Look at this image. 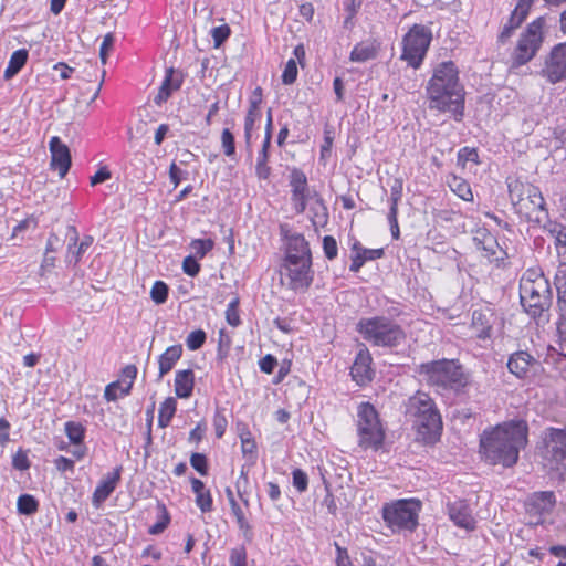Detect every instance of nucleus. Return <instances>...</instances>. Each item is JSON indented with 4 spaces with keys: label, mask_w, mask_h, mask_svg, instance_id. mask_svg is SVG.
Segmentation results:
<instances>
[{
    "label": "nucleus",
    "mask_w": 566,
    "mask_h": 566,
    "mask_svg": "<svg viewBox=\"0 0 566 566\" xmlns=\"http://www.w3.org/2000/svg\"><path fill=\"white\" fill-rule=\"evenodd\" d=\"M450 189L462 200L472 201L473 193L471 187L467 180L458 176H451L448 180Z\"/></svg>",
    "instance_id": "473e14b6"
},
{
    "label": "nucleus",
    "mask_w": 566,
    "mask_h": 566,
    "mask_svg": "<svg viewBox=\"0 0 566 566\" xmlns=\"http://www.w3.org/2000/svg\"><path fill=\"white\" fill-rule=\"evenodd\" d=\"M297 65L295 59H290L282 73V82L285 85L293 84L297 78Z\"/></svg>",
    "instance_id": "de8ad7c7"
},
{
    "label": "nucleus",
    "mask_w": 566,
    "mask_h": 566,
    "mask_svg": "<svg viewBox=\"0 0 566 566\" xmlns=\"http://www.w3.org/2000/svg\"><path fill=\"white\" fill-rule=\"evenodd\" d=\"M196 504L202 513L210 512L212 510V496L210 491L206 490L202 493L196 494Z\"/></svg>",
    "instance_id": "bf43d9fd"
},
{
    "label": "nucleus",
    "mask_w": 566,
    "mask_h": 566,
    "mask_svg": "<svg viewBox=\"0 0 566 566\" xmlns=\"http://www.w3.org/2000/svg\"><path fill=\"white\" fill-rule=\"evenodd\" d=\"M468 161L479 164V154L475 148L463 147L459 150L458 164L464 167Z\"/></svg>",
    "instance_id": "3c124183"
},
{
    "label": "nucleus",
    "mask_w": 566,
    "mask_h": 566,
    "mask_svg": "<svg viewBox=\"0 0 566 566\" xmlns=\"http://www.w3.org/2000/svg\"><path fill=\"white\" fill-rule=\"evenodd\" d=\"M49 147L51 151L50 166L52 169L57 170L60 177L63 178L72 164L70 149L57 136L51 138Z\"/></svg>",
    "instance_id": "f3484780"
},
{
    "label": "nucleus",
    "mask_w": 566,
    "mask_h": 566,
    "mask_svg": "<svg viewBox=\"0 0 566 566\" xmlns=\"http://www.w3.org/2000/svg\"><path fill=\"white\" fill-rule=\"evenodd\" d=\"M281 234L285 241L284 259L291 256L301 259H312V253L308 242L304 235L296 232H290L285 226H281Z\"/></svg>",
    "instance_id": "2eb2a0df"
},
{
    "label": "nucleus",
    "mask_w": 566,
    "mask_h": 566,
    "mask_svg": "<svg viewBox=\"0 0 566 566\" xmlns=\"http://www.w3.org/2000/svg\"><path fill=\"white\" fill-rule=\"evenodd\" d=\"M230 507L233 515L235 516L239 528L243 532L245 537H249L251 535V526L247 521L240 505L238 503H233V505H231Z\"/></svg>",
    "instance_id": "37998d69"
},
{
    "label": "nucleus",
    "mask_w": 566,
    "mask_h": 566,
    "mask_svg": "<svg viewBox=\"0 0 566 566\" xmlns=\"http://www.w3.org/2000/svg\"><path fill=\"white\" fill-rule=\"evenodd\" d=\"M430 109L451 113L461 120L464 111V90L459 81V71L452 61L440 63L427 85Z\"/></svg>",
    "instance_id": "f03ea898"
},
{
    "label": "nucleus",
    "mask_w": 566,
    "mask_h": 566,
    "mask_svg": "<svg viewBox=\"0 0 566 566\" xmlns=\"http://www.w3.org/2000/svg\"><path fill=\"white\" fill-rule=\"evenodd\" d=\"M12 465L14 469L23 471L30 468V461L28 455L23 451H18L12 459Z\"/></svg>",
    "instance_id": "774afa93"
},
{
    "label": "nucleus",
    "mask_w": 566,
    "mask_h": 566,
    "mask_svg": "<svg viewBox=\"0 0 566 566\" xmlns=\"http://www.w3.org/2000/svg\"><path fill=\"white\" fill-rule=\"evenodd\" d=\"M541 75L551 84L566 80V41L552 48L545 57Z\"/></svg>",
    "instance_id": "ddd939ff"
},
{
    "label": "nucleus",
    "mask_w": 566,
    "mask_h": 566,
    "mask_svg": "<svg viewBox=\"0 0 566 566\" xmlns=\"http://www.w3.org/2000/svg\"><path fill=\"white\" fill-rule=\"evenodd\" d=\"M276 364H277L276 358L273 355L268 354L263 358L260 359L259 367L262 373L272 374Z\"/></svg>",
    "instance_id": "338daca9"
},
{
    "label": "nucleus",
    "mask_w": 566,
    "mask_h": 566,
    "mask_svg": "<svg viewBox=\"0 0 566 566\" xmlns=\"http://www.w3.org/2000/svg\"><path fill=\"white\" fill-rule=\"evenodd\" d=\"M230 28L227 24L213 28L211 30V35L214 42V46H220L230 36Z\"/></svg>",
    "instance_id": "13d9d810"
},
{
    "label": "nucleus",
    "mask_w": 566,
    "mask_h": 566,
    "mask_svg": "<svg viewBox=\"0 0 566 566\" xmlns=\"http://www.w3.org/2000/svg\"><path fill=\"white\" fill-rule=\"evenodd\" d=\"M533 2H534V0H518L517 6L515 7L514 11L512 12L513 20L516 17H520L523 20H525Z\"/></svg>",
    "instance_id": "69168bd1"
},
{
    "label": "nucleus",
    "mask_w": 566,
    "mask_h": 566,
    "mask_svg": "<svg viewBox=\"0 0 566 566\" xmlns=\"http://www.w3.org/2000/svg\"><path fill=\"white\" fill-rule=\"evenodd\" d=\"M291 200L296 213H303L312 197L306 175L300 169H293L290 176Z\"/></svg>",
    "instance_id": "4468645a"
},
{
    "label": "nucleus",
    "mask_w": 566,
    "mask_h": 566,
    "mask_svg": "<svg viewBox=\"0 0 566 566\" xmlns=\"http://www.w3.org/2000/svg\"><path fill=\"white\" fill-rule=\"evenodd\" d=\"M524 20L520 17H516L513 20V13L511 14L507 23L504 24L502 31L499 34L497 41L502 44L506 43L509 39L512 36L515 29H517Z\"/></svg>",
    "instance_id": "ea45409f"
},
{
    "label": "nucleus",
    "mask_w": 566,
    "mask_h": 566,
    "mask_svg": "<svg viewBox=\"0 0 566 566\" xmlns=\"http://www.w3.org/2000/svg\"><path fill=\"white\" fill-rule=\"evenodd\" d=\"M417 373L428 386L438 391H460L469 382L468 375L455 359L443 358L423 363L418 366Z\"/></svg>",
    "instance_id": "20e7f679"
},
{
    "label": "nucleus",
    "mask_w": 566,
    "mask_h": 566,
    "mask_svg": "<svg viewBox=\"0 0 566 566\" xmlns=\"http://www.w3.org/2000/svg\"><path fill=\"white\" fill-rule=\"evenodd\" d=\"M376 55V51L373 46L366 44H357L350 52V60L353 62H366L370 59H374Z\"/></svg>",
    "instance_id": "e433bc0d"
},
{
    "label": "nucleus",
    "mask_w": 566,
    "mask_h": 566,
    "mask_svg": "<svg viewBox=\"0 0 566 566\" xmlns=\"http://www.w3.org/2000/svg\"><path fill=\"white\" fill-rule=\"evenodd\" d=\"M483 256L490 262H500L504 260L506 253L500 248L495 237H486V242L482 248Z\"/></svg>",
    "instance_id": "f704fd0d"
},
{
    "label": "nucleus",
    "mask_w": 566,
    "mask_h": 566,
    "mask_svg": "<svg viewBox=\"0 0 566 566\" xmlns=\"http://www.w3.org/2000/svg\"><path fill=\"white\" fill-rule=\"evenodd\" d=\"M29 53L25 49L14 51L9 60L8 66L4 70V78L9 80L17 75L28 61Z\"/></svg>",
    "instance_id": "c85d7f7f"
},
{
    "label": "nucleus",
    "mask_w": 566,
    "mask_h": 566,
    "mask_svg": "<svg viewBox=\"0 0 566 566\" xmlns=\"http://www.w3.org/2000/svg\"><path fill=\"white\" fill-rule=\"evenodd\" d=\"M384 255L382 249H361L352 256V264L349 270L352 272H358L366 261L377 260Z\"/></svg>",
    "instance_id": "7c9ffc66"
},
{
    "label": "nucleus",
    "mask_w": 566,
    "mask_h": 566,
    "mask_svg": "<svg viewBox=\"0 0 566 566\" xmlns=\"http://www.w3.org/2000/svg\"><path fill=\"white\" fill-rule=\"evenodd\" d=\"M402 196V181L400 179H395L394 184L390 187V209L398 210V202Z\"/></svg>",
    "instance_id": "052dcab7"
},
{
    "label": "nucleus",
    "mask_w": 566,
    "mask_h": 566,
    "mask_svg": "<svg viewBox=\"0 0 566 566\" xmlns=\"http://www.w3.org/2000/svg\"><path fill=\"white\" fill-rule=\"evenodd\" d=\"M182 270L189 276H196L200 271V264L195 256L188 255L182 261Z\"/></svg>",
    "instance_id": "680f3d73"
},
{
    "label": "nucleus",
    "mask_w": 566,
    "mask_h": 566,
    "mask_svg": "<svg viewBox=\"0 0 566 566\" xmlns=\"http://www.w3.org/2000/svg\"><path fill=\"white\" fill-rule=\"evenodd\" d=\"M65 433L73 444H81L85 436V429L78 422L69 421L65 423Z\"/></svg>",
    "instance_id": "58836bf2"
},
{
    "label": "nucleus",
    "mask_w": 566,
    "mask_h": 566,
    "mask_svg": "<svg viewBox=\"0 0 566 566\" xmlns=\"http://www.w3.org/2000/svg\"><path fill=\"white\" fill-rule=\"evenodd\" d=\"M447 513L449 518L458 527L464 528L465 531H473L476 526L475 518L472 515V510L464 500L448 502Z\"/></svg>",
    "instance_id": "dca6fc26"
},
{
    "label": "nucleus",
    "mask_w": 566,
    "mask_h": 566,
    "mask_svg": "<svg viewBox=\"0 0 566 566\" xmlns=\"http://www.w3.org/2000/svg\"><path fill=\"white\" fill-rule=\"evenodd\" d=\"M206 333L202 329L192 331L186 338V345L190 350L201 348L206 342Z\"/></svg>",
    "instance_id": "c03bdc74"
},
{
    "label": "nucleus",
    "mask_w": 566,
    "mask_h": 566,
    "mask_svg": "<svg viewBox=\"0 0 566 566\" xmlns=\"http://www.w3.org/2000/svg\"><path fill=\"white\" fill-rule=\"evenodd\" d=\"M113 45H114V35L112 33H107L104 36L103 42L99 48V57H101V61L103 64L106 63L108 52L113 48Z\"/></svg>",
    "instance_id": "0e129e2a"
},
{
    "label": "nucleus",
    "mask_w": 566,
    "mask_h": 566,
    "mask_svg": "<svg viewBox=\"0 0 566 566\" xmlns=\"http://www.w3.org/2000/svg\"><path fill=\"white\" fill-rule=\"evenodd\" d=\"M260 104H261V98L251 99L247 116L244 118V138H245V143L248 146L251 143L254 124L256 120H259L261 118Z\"/></svg>",
    "instance_id": "cd10ccee"
},
{
    "label": "nucleus",
    "mask_w": 566,
    "mask_h": 566,
    "mask_svg": "<svg viewBox=\"0 0 566 566\" xmlns=\"http://www.w3.org/2000/svg\"><path fill=\"white\" fill-rule=\"evenodd\" d=\"M123 468L116 467L112 472L107 473L98 483L96 486L93 496H92V503L93 505L98 509L101 504L106 501V499L113 493L115 490L117 483L120 480Z\"/></svg>",
    "instance_id": "a211bd4d"
},
{
    "label": "nucleus",
    "mask_w": 566,
    "mask_h": 566,
    "mask_svg": "<svg viewBox=\"0 0 566 566\" xmlns=\"http://www.w3.org/2000/svg\"><path fill=\"white\" fill-rule=\"evenodd\" d=\"M511 201L515 211L523 216L530 223L536 216L547 212L545 199L538 187L532 184L514 181L509 184Z\"/></svg>",
    "instance_id": "6e6552de"
},
{
    "label": "nucleus",
    "mask_w": 566,
    "mask_h": 566,
    "mask_svg": "<svg viewBox=\"0 0 566 566\" xmlns=\"http://www.w3.org/2000/svg\"><path fill=\"white\" fill-rule=\"evenodd\" d=\"M324 254L328 260H334L338 253L337 242L334 237L325 235L323 238Z\"/></svg>",
    "instance_id": "4d7b16f0"
},
{
    "label": "nucleus",
    "mask_w": 566,
    "mask_h": 566,
    "mask_svg": "<svg viewBox=\"0 0 566 566\" xmlns=\"http://www.w3.org/2000/svg\"><path fill=\"white\" fill-rule=\"evenodd\" d=\"M150 297L156 304H163L168 297V286L163 281H156L150 291Z\"/></svg>",
    "instance_id": "79ce46f5"
},
{
    "label": "nucleus",
    "mask_w": 566,
    "mask_h": 566,
    "mask_svg": "<svg viewBox=\"0 0 566 566\" xmlns=\"http://www.w3.org/2000/svg\"><path fill=\"white\" fill-rule=\"evenodd\" d=\"M67 237H69V245H67V254L66 261L69 263L77 264L81 256L85 251L92 245L93 238L91 235H85L81 243L77 245L78 233L73 226L67 227Z\"/></svg>",
    "instance_id": "aec40b11"
},
{
    "label": "nucleus",
    "mask_w": 566,
    "mask_h": 566,
    "mask_svg": "<svg viewBox=\"0 0 566 566\" xmlns=\"http://www.w3.org/2000/svg\"><path fill=\"white\" fill-rule=\"evenodd\" d=\"M282 275L287 280L289 289L295 292H305L314 280L312 259L297 260L295 256L283 260Z\"/></svg>",
    "instance_id": "f8f14e48"
},
{
    "label": "nucleus",
    "mask_w": 566,
    "mask_h": 566,
    "mask_svg": "<svg viewBox=\"0 0 566 566\" xmlns=\"http://www.w3.org/2000/svg\"><path fill=\"white\" fill-rule=\"evenodd\" d=\"M176 408L177 402L172 397H168L161 402L158 411V426L160 428H166L169 426L176 412Z\"/></svg>",
    "instance_id": "72a5a7b5"
},
{
    "label": "nucleus",
    "mask_w": 566,
    "mask_h": 566,
    "mask_svg": "<svg viewBox=\"0 0 566 566\" xmlns=\"http://www.w3.org/2000/svg\"><path fill=\"white\" fill-rule=\"evenodd\" d=\"M556 503L555 494L552 491L535 492L526 501V511L531 515L542 516L549 513Z\"/></svg>",
    "instance_id": "6ab92c4d"
},
{
    "label": "nucleus",
    "mask_w": 566,
    "mask_h": 566,
    "mask_svg": "<svg viewBox=\"0 0 566 566\" xmlns=\"http://www.w3.org/2000/svg\"><path fill=\"white\" fill-rule=\"evenodd\" d=\"M555 285L557 289V301L566 298V263H560L555 274Z\"/></svg>",
    "instance_id": "a19ab883"
},
{
    "label": "nucleus",
    "mask_w": 566,
    "mask_h": 566,
    "mask_svg": "<svg viewBox=\"0 0 566 566\" xmlns=\"http://www.w3.org/2000/svg\"><path fill=\"white\" fill-rule=\"evenodd\" d=\"M558 319L556 322V329L560 338H566V298L557 301Z\"/></svg>",
    "instance_id": "49530a36"
},
{
    "label": "nucleus",
    "mask_w": 566,
    "mask_h": 566,
    "mask_svg": "<svg viewBox=\"0 0 566 566\" xmlns=\"http://www.w3.org/2000/svg\"><path fill=\"white\" fill-rule=\"evenodd\" d=\"M221 146L226 156L231 157L235 154L234 136L229 128L222 130Z\"/></svg>",
    "instance_id": "09e8293b"
},
{
    "label": "nucleus",
    "mask_w": 566,
    "mask_h": 566,
    "mask_svg": "<svg viewBox=\"0 0 566 566\" xmlns=\"http://www.w3.org/2000/svg\"><path fill=\"white\" fill-rule=\"evenodd\" d=\"M39 503L33 495L22 494L18 497L17 509L22 515H32L38 511Z\"/></svg>",
    "instance_id": "c9c22d12"
},
{
    "label": "nucleus",
    "mask_w": 566,
    "mask_h": 566,
    "mask_svg": "<svg viewBox=\"0 0 566 566\" xmlns=\"http://www.w3.org/2000/svg\"><path fill=\"white\" fill-rule=\"evenodd\" d=\"M270 147H271V143H269L268 140H263L262 147L258 154L256 165H255V174L259 179L266 180L271 175V168L268 165L269 157H270V154H269Z\"/></svg>",
    "instance_id": "c756f323"
},
{
    "label": "nucleus",
    "mask_w": 566,
    "mask_h": 566,
    "mask_svg": "<svg viewBox=\"0 0 566 566\" xmlns=\"http://www.w3.org/2000/svg\"><path fill=\"white\" fill-rule=\"evenodd\" d=\"M432 39L431 31L421 24H415L403 36L401 59L418 69L422 63Z\"/></svg>",
    "instance_id": "9d476101"
},
{
    "label": "nucleus",
    "mask_w": 566,
    "mask_h": 566,
    "mask_svg": "<svg viewBox=\"0 0 566 566\" xmlns=\"http://www.w3.org/2000/svg\"><path fill=\"white\" fill-rule=\"evenodd\" d=\"M406 415L413 421L418 436L424 443H434L441 436V416L431 399L422 391H417L408 399Z\"/></svg>",
    "instance_id": "7ed1b4c3"
},
{
    "label": "nucleus",
    "mask_w": 566,
    "mask_h": 566,
    "mask_svg": "<svg viewBox=\"0 0 566 566\" xmlns=\"http://www.w3.org/2000/svg\"><path fill=\"white\" fill-rule=\"evenodd\" d=\"M182 84V74L175 71L172 67L167 69L165 78L158 90L157 95L154 97L156 105L160 106L165 103L175 91H178Z\"/></svg>",
    "instance_id": "412c9836"
},
{
    "label": "nucleus",
    "mask_w": 566,
    "mask_h": 566,
    "mask_svg": "<svg viewBox=\"0 0 566 566\" xmlns=\"http://www.w3.org/2000/svg\"><path fill=\"white\" fill-rule=\"evenodd\" d=\"M238 305H239V298L235 297L228 304L227 310H226V319H227L228 324L233 327L238 326L241 323L239 312H238Z\"/></svg>",
    "instance_id": "603ef678"
},
{
    "label": "nucleus",
    "mask_w": 566,
    "mask_h": 566,
    "mask_svg": "<svg viewBox=\"0 0 566 566\" xmlns=\"http://www.w3.org/2000/svg\"><path fill=\"white\" fill-rule=\"evenodd\" d=\"M241 439V449L244 455H252L253 460H255L256 455V443L254 439L251 437L249 431L240 433Z\"/></svg>",
    "instance_id": "8fccbe9b"
},
{
    "label": "nucleus",
    "mask_w": 566,
    "mask_h": 566,
    "mask_svg": "<svg viewBox=\"0 0 566 566\" xmlns=\"http://www.w3.org/2000/svg\"><path fill=\"white\" fill-rule=\"evenodd\" d=\"M357 332L366 342L379 347H396L406 338L401 326L386 316L360 318Z\"/></svg>",
    "instance_id": "39448f33"
},
{
    "label": "nucleus",
    "mask_w": 566,
    "mask_h": 566,
    "mask_svg": "<svg viewBox=\"0 0 566 566\" xmlns=\"http://www.w3.org/2000/svg\"><path fill=\"white\" fill-rule=\"evenodd\" d=\"M420 510L421 502L419 500H398L384 506L382 518L392 530L413 531L418 525Z\"/></svg>",
    "instance_id": "1a4fd4ad"
},
{
    "label": "nucleus",
    "mask_w": 566,
    "mask_h": 566,
    "mask_svg": "<svg viewBox=\"0 0 566 566\" xmlns=\"http://www.w3.org/2000/svg\"><path fill=\"white\" fill-rule=\"evenodd\" d=\"M526 441V424L513 421L484 431L480 439V451L489 463L510 468L517 462L520 449Z\"/></svg>",
    "instance_id": "f257e3e1"
},
{
    "label": "nucleus",
    "mask_w": 566,
    "mask_h": 566,
    "mask_svg": "<svg viewBox=\"0 0 566 566\" xmlns=\"http://www.w3.org/2000/svg\"><path fill=\"white\" fill-rule=\"evenodd\" d=\"M549 440L554 444L552 448L553 458L560 462L566 469V428L565 429H551Z\"/></svg>",
    "instance_id": "bb28decb"
},
{
    "label": "nucleus",
    "mask_w": 566,
    "mask_h": 566,
    "mask_svg": "<svg viewBox=\"0 0 566 566\" xmlns=\"http://www.w3.org/2000/svg\"><path fill=\"white\" fill-rule=\"evenodd\" d=\"M190 464L200 475L208 474V461L203 453H192L190 457Z\"/></svg>",
    "instance_id": "864d4df0"
},
{
    "label": "nucleus",
    "mask_w": 566,
    "mask_h": 566,
    "mask_svg": "<svg viewBox=\"0 0 566 566\" xmlns=\"http://www.w3.org/2000/svg\"><path fill=\"white\" fill-rule=\"evenodd\" d=\"M292 476H293V485H294V488L298 492H301V493L305 492L307 490V486H308L307 474L303 470H301V469H295L292 472Z\"/></svg>",
    "instance_id": "6e6d98bb"
},
{
    "label": "nucleus",
    "mask_w": 566,
    "mask_h": 566,
    "mask_svg": "<svg viewBox=\"0 0 566 566\" xmlns=\"http://www.w3.org/2000/svg\"><path fill=\"white\" fill-rule=\"evenodd\" d=\"M543 27L544 19L538 18L521 34L513 55L514 65H524L535 56L543 43Z\"/></svg>",
    "instance_id": "9b49d317"
},
{
    "label": "nucleus",
    "mask_w": 566,
    "mask_h": 566,
    "mask_svg": "<svg viewBox=\"0 0 566 566\" xmlns=\"http://www.w3.org/2000/svg\"><path fill=\"white\" fill-rule=\"evenodd\" d=\"M535 363L534 357L524 350L513 353L507 360V369L517 378H525L530 367Z\"/></svg>",
    "instance_id": "5701e85b"
},
{
    "label": "nucleus",
    "mask_w": 566,
    "mask_h": 566,
    "mask_svg": "<svg viewBox=\"0 0 566 566\" xmlns=\"http://www.w3.org/2000/svg\"><path fill=\"white\" fill-rule=\"evenodd\" d=\"M370 363L371 357L367 350H360L357 354L350 369V375L358 385H364L371 380Z\"/></svg>",
    "instance_id": "4be33fe9"
},
{
    "label": "nucleus",
    "mask_w": 566,
    "mask_h": 566,
    "mask_svg": "<svg viewBox=\"0 0 566 566\" xmlns=\"http://www.w3.org/2000/svg\"><path fill=\"white\" fill-rule=\"evenodd\" d=\"M181 355H182L181 345H172V346H169L159 356V359H158V365H159L158 379L159 380L174 368L175 364L180 359Z\"/></svg>",
    "instance_id": "a878e982"
},
{
    "label": "nucleus",
    "mask_w": 566,
    "mask_h": 566,
    "mask_svg": "<svg viewBox=\"0 0 566 566\" xmlns=\"http://www.w3.org/2000/svg\"><path fill=\"white\" fill-rule=\"evenodd\" d=\"M136 376L137 368L135 365H127L126 367L123 368L120 381L125 386L120 387V396H126L130 392Z\"/></svg>",
    "instance_id": "4c0bfd02"
},
{
    "label": "nucleus",
    "mask_w": 566,
    "mask_h": 566,
    "mask_svg": "<svg viewBox=\"0 0 566 566\" xmlns=\"http://www.w3.org/2000/svg\"><path fill=\"white\" fill-rule=\"evenodd\" d=\"M231 566H247V551L243 546L234 547L230 552Z\"/></svg>",
    "instance_id": "5fc2aeb1"
},
{
    "label": "nucleus",
    "mask_w": 566,
    "mask_h": 566,
    "mask_svg": "<svg viewBox=\"0 0 566 566\" xmlns=\"http://www.w3.org/2000/svg\"><path fill=\"white\" fill-rule=\"evenodd\" d=\"M532 223L542 227L543 230L554 239H556L559 232L565 228L562 223L551 220L548 211L542 212L541 216H536L532 219Z\"/></svg>",
    "instance_id": "2f4dec72"
},
{
    "label": "nucleus",
    "mask_w": 566,
    "mask_h": 566,
    "mask_svg": "<svg viewBox=\"0 0 566 566\" xmlns=\"http://www.w3.org/2000/svg\"><path fill=\"white\" fill-rule=\"evenodd\" d=\"M125 385L120 381V380H117V381H113L111 384H108L106 387H105V390H104V398L107 400V401H115L117 400L118 398V394L120 391V387H124Z\"/></svg>",
    "instance_id": "e2e57ef3"
},
{
    "label": "nucleus",
    "mask_w": 566,
    "mask_h": 566,
    "mask_svg": "<svg viewBox=\"0 0 566 566\" xmlns=\"http://www.w3.org/2000/svg\"><path fill=\"white\" fill-rule=\"evenodd\" d=\"M357 436L358 446L365 450H378L384 444L385 429L370 402H361L357 407Z\"/></svg>",
    "instance_id": "0eeeda50"
},
{
    "label": "nucleus",
    "mask_w": 566,
    "mask_h": 566,
    "mask_svg": "<svg viewBox=\"0 0 566 566\" xmlns=\"http://www.w3.org/2000/svg\"><path fill=\"white\" fill-rule=\"evenodd\" d=\"M521 304L533 318L541 317L552 305V290L543 274L524 275L520 283Z\"/></svg>",
    "instance_id": "423d86ee"
},
{
    "label": "nucleus",
    "mask_w": 566,
    "mask_h": 566,
    "mask_svg": "<svg viewBox=\"0 0 566 566\" xmlns=\"http://www.w3.org/2000/svg\"><path fill=\"white\" fill-rule=\"evenodd\" d=\"M493 318L494 315L490 310L473 311L471 327L479 339H489L491 337Z\"/></svg>",
    "instance_id": "b1692460"
},
{
    "label": "nucleus",
    "mask_w": 566,
    "mask_h": 566,
    "mask_svg": "<svg viewBox=\"0 0 566 566\" xmlns=\"http://www.w3.org/2000/svg\"><path fill=\"white\" fill-rule=\"evenodd\" d=\"M195 386L192 369L178 370L175 376V394L178 398H189Z\"/></svg>",
    "instance_id": "393cba45"
},
{
    "label": "nucleus",
    "mask_w": 566,
    "mask_h": 566,
    "mask_svg": "<svg viewBox=\"0 0 566 566\" xmlns=\"http://www.w3.org/2000/svg\"><path fill=\"white\" fill-rule=\"evenodd\" d=\"M213 244L214 243L211 239H196L191 241L190 248L198 258L202 259L209 251L212 250Z\"/></svg>",
    "instance_id": "a18cd8bd"
}]
</instances>
